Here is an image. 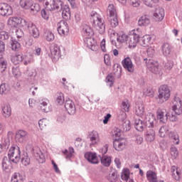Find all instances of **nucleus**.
Returning a JSON list of instances; mask_svg holds the SVG:
<instances>
[{"label":"nucleus","mask_w":182,"mask_h":182,"mask_svg":"<svg viewBox=\"0 0 182 182\" xmlns=\"http://www.w3.org/2000/svg\"><path fill=\"white\" fill-rule=\"evenodd\" d=\"M91 21H92V25L98 31L100 35H103L106 32V24H105V20L102 18V16L99 15L97 12H91Z\"/></svg>","instance_id":"obj_1"},{"label":"nucleus","mask_w":182,"mask_h":182,"mask_svg":"<svg viewBox=\"0 0 182 182\" xmlns=\"http://www.w3.org/2000/svg\"><path fill=\"white\" fill-rule=\"evenodd\" d=\"M158 99H159V103L161 105L170 99L171 92L168 85H161L158 90Z\"/></svg>","instance_id":"obj_2"},{"label":"nucleus","mask_w":182,"mask_h":182,"mask_svg":"<svg viewBox=\"0 0 182 182\" xmlns=\"http://www.w3.org/2000/svg\"><path fill=\"white\" fill-rule=\"evenodd\" d=\"M139 39L140 34H139V31H137V30H132L129 31L127 41L129 48L134 49V48L137 46Z\"/></svg>","instance_id":"obj_3"},{"label":"nucleus","mask_w":182,"mask_h":182,"mask_svg":"<svg viewBox=\"0 0 182 182\" xmlns=\"http://www.w3.org/2000/svg\"><path fill=\"white\" fill-rule=\"evenodd\" d=\"M156 114L158 120H159L160 123H162V124L167 123L168 118L170 122H177V120H178L176 115L173 114H170V113H166L165 114L164 112L161 109H158Z\"/></svg>","instance_id":"obj_4"},{"label":"nucleus","mask_w":182,"mask_h":182,"mask_svg":"<svg viewBox=\"0 0 182 182\" xmlns=\"http://www.w3.org/2000/svg\"><path fill=\"white\" fill-rule=\"evenodd\" d=\"M9 160L12 163H18L21 160V149L18 146H12L9 151Z\"/></svg>","instance_id":"obj_5"},{"label":"nucleus","mask_w":182,"mask_h":182,"mask_svg":"<svg viewBox=\"0 0 182 182\" xmlns=\"http://www.w3.org/2000/svg\"><path fill=\"white\" fill-rule=\"evenodd\" d=\"M47 11H62L63 9V1L61 0H49L46 2Z\"/></svg>","instance_id":"obj_6"},{"label":"nucleus","mask_w":182,"mask_h":182,"mask_svg":"<svg viewBox=\"0 0 182 182\" xmlns=\"http://www.w3.org/2000/svg\"><path fill=\"white\" fill-rule=\"evenodd\" d=\"M8 25L11 26H21L22 28H26L28 26V22L21 17H10L8 20Z\"/></svg>","instance_id":"obj_7"},{"label":"nucleus","mask_w":182,"mask_h":182,"mask_svg":"<svg viewBox=\"0 0 182 182\" xmlns=\"http://www.w3.org/2000/svg\"><path fill=\"white\" fill-rule=\"evenodd\" d=\"M172 110L174 112L175 114L180 116L182 113V101L178 97H174L173 101Z\"/></svg>","instance_id":"obj_8"},{"label":"nucleus","mask_w":182,"mask_h":182,"mask_svg":"<svg viewBox=\"0 0 182 182\" xmlns=\"http://www.w3.org/2000/svg\"><path fill=\"white\" fill-rule=\"evenodd\" d=\"M13 14L12 6L6 3L0 4V15L1 16H11Z\"/></svg>","instance_id":"obj_9"},{"label":"nucleus","mask_w":182,"mask_h":182,"mask_svg":"<svg viewBox=\"0 0 182 182\" xmlns=\"http://www.w3.org/2000/svg\"><path fill=\"white\" fill-rule=\"evenodd\" d=\"M57 26V31L59 35L65 36L69 33V24H68V22L65 21L64 20H62L58 23Z\"/></svg>","instance_id":"obj_10"},{"label":"nucleus","mask_w":182,"mask_h":182,"mask_svg":"<svg viewBox=\"0 0 182 182\" xmlns=\"http://www.w3.org/2000/svg\"><path fill=\"white\" fill-rule=\"evenodd\" d=\"M65 109L70 116H73V114L76 113V106L75 105V102L69 98L66 100L65 102Z\"/></svg>","instance_id":"obj_11"},{"label":"nucleus","mask_w":182,"mask_h":182,"mask_svg":"<svg viewBox=\"0 0 182 182\" xmlns=\"http://www.w3.org/2000/svg\"><path fill=\"white\" fill-rule=\"evenodd\" d=\"M26 28L28 29L29 33L31 36H33L36 39L39 38V29L35 24H33V23H27V26H26L24 28L26 29Z\"/></svg>","instance_id":"obj_12"},{"label":"nucleus","mask_w":182,"mask_h":182,"mask_svg":"<svg viewBox=\"0 0 182 182\" xmlns=\"http://www.w3.org/2000/svg\"><path fill=\"white\" fill-rule=\"evenodd\" d=\"M122 63L125 70H127L129 73H133L134 72V65H133V62L129 57L124 58Z\"/></svg>","instance_id":"obj_13"},{"label":"nucleus","mask_w":182,"mask_h":182,"mask_svg":"<svg viewBox=\"0 0 182 182\" xmlns=\"http://www.w3.org/2000/svg\"><path fill=\"white\" fill-rule=\"evenodd\" d=\"M50 53H51V58L54 62L59 60L61 54H60V48L58 47V45L54 44L50 48Z\"/></svg>","instance_id":"obj_14"},{"label":"nucleus","mask_w":182,"mask_h":182,"mask_svg":"<svg viewBox=\"0 0 182 182\" xmlns=\"http://www.w3.org/2000/svg\"><path fill=\"white\" fill-rule=\"evenodd\" d=\"M40 109L43 113H49L52 112V105L49 104L48 99H43L40 101L39 104Z\"/></svg>","instance_id":"obj_15"},{"label":"nucleus","mask_w":182,"mask_h":182,"mask_svg":"<svg viewBox=\"0 0 182 182\" xmlns=\"http://www.w3.org/2000/svg\"><path fill=\"white\" fill-rule=\"evenodd\" d=\"M113 146L117 151H122L126 147V140L123 138L115 139L113 141Z\"/></svg>","instance_id":"obj_16"},{"label":"nucleus","mask_w":182,"mask_h":182,"mask_svg":"<svg viewBox=\"0 0 182 182\" xmlns=\"http://www.w3.org/2000/svg\"><path fill=\"white\" fill-rule=\"evenodd\" d=\"M85 157L89 163H91L92 164H99V159H97V155H96L95 153L93 152H87L85 154Z\"/></svg>","instance_id":"obj_17"},{"label":"nucleus","mask_w":182,"mask_h":182,"mask_svg":"<svg viewBox=\"0 0 182 182\" xmlns=\"http://www.w3.org/2000/svg\"><path fill=\"white\" fill-rule=\"evenodd\" d=\"M156 124V118L153 114L147 115L144 121V127H148L149 129L154 127Z\"/></svg>","instance_id":"obj_18"},{"label":"nucleus","mask_w":182,"mask_h":182,"mask_svg":"<svg viewBox=\"0 0 182 182\" xmlns=\"http://www.w3.org/2000/svg\"><path fill=\"white\" fill-rule=\"evenodd\" d=\"M84 42L88 49H91V50H96L97 43L95 38L92 37L84 38Z\"/></svg>","instance_id":"obj_19"},{"label":"nucleus","mask_w":182,"mask_h":182,"mask_svg":"<svg viewBox=\"0 0 182 182\" xmlns=\"http://www.w3.org/2000/svg\"><path fill=\"white\" fill-rule=\"evenodd\" d=\"M164 9L163 8H156L154 13V18L156 21L159 22L163 21L164 19Z\"/></svg>","instance_id":"obj_20"},{"label":"nucleus","mask_w":182,"mask_h":182,"mask_svg":"<svg viewBox=\"0 0 182 182\" xmlns=\"http://www.w3.org/2000/svg\"><path fill=\"white\" fill-rule=\"evenodd\" d=\"M82 35L84 38H90L93 35V30L87 24L82 25Z\"/></svg>","instance_id":"obj_21"},{"label":"nucleus","mask_w":182,"mask_h":182,"mask_svg":"<svg viewBox=\"0 0 182 182\" xmlns=\"http://www.w3.org/2000/svg\"><path fill=\"white\" fill-rule=\"evenodd\" d=\"M34 156L38 160V163H45V156L42 153V151H41V149L36 148L33 149Z\"/></svg>","instance_id":"obj_22"},{"label":"nucleus","mask_w":182,"mask_h":182,"mask_svg":"<svg viewBox=\"0 0 182 182\" xmlns=\"http://www.w3.org/2000/svg\"><path fill=\"white\" fill-rule=\"evenodd\" d=\"M147 68L150 69V70L152 72V73H158L159 72V65L157 63H154L153 60H149L147 63Z\"/></svg>","instance_id":"obj_23"},{"label":"nucleus","mask_w":182,"mask_h":182,"mask_svg":"<svg viewBox=\"0 0 182 182\" xmlns=\"http://www.w3.org/2000/svg\"><path fill=\"white\" fill-rule=\"evenodd\" d=\"M139 26H148L150 25V17L149 16H143L138 21Z\"/></svg>","instance_id":"obj_24"},{"label":"nucleus","mask_w":182,"mask_h":182,"mask_svg":"<svg viewBox=\"0 0 182 182\" xmlns=\"http://www.w3.org/2000/svg\"><path fill=\"white\" fill-rule=\"evenodd\" d=\"M146 178L149 182H157V173L151 170H149L146 172Z\"/></svg>","instance_id":"obj_25"},{"label":"nucleus","mask_w":182,"mask_h":182,"mask_svg":"<svg viewBox=\"0 0 182 182\" xmlns=\"http://www.w3.org/2000/svg\"><path fill=\"white\" fill-rule=\"evenodd\" d=\"M135 114L141 117L144 114V105L142 102L138 103L135 107Z\"/></svg>","instance_id":"obj_26"},{"label":"nucleus","mask_w":182,"mask_h":182,"mask_svg":"<svg viewBox=\"0 0 182 182\" xmlns=\"http://www.w3.org/2000/svg\"><path fill=\"white\" fill-rule=\"evenodd\" d=\"M11 60L14 65H19L23 60V55L22 54L11 55Z\"/></svg>","instance_id":"obj_27"},{"label":"nucleus","mask_w":182,"mask_h":182,"mask_svg":"<svg viewBox=\"0 0 182 182\" xmlns=\"http://www.w3.org/2000/svg\"><path fill=\"white\" fill-rule=\"evenodd\" d=\"M33 1V0H20V6L23 8V9H31Z\"/></svg>","instance_id":"obj_28"},{"label":"nucleus","mask_w":182,"mask_h":182,"mask_svg":"<svg viewBox=\"0 0 182 182\" xmlns=\"http://www.w3.org/2000/svg\"><path fill=\"white\" fill-rule=\"evenodd\" d=\"M151 42V37L149 35H145L142 37L141 41V46H143L144 48H147L149 45H150Z\"/></svg>","instance_id":"obj_29"},{"label":"nucleus","mask_w":182,"mask_h":182,"mask_svg":"<svg viewBox=\"0 0 182 182\" xmlns=\"http://www.w3.org/2000/svg\"><path fill=\"white\" fill-rule=\"evenodd\" d=\"M2 115L4 117H10L12 113V110L11 109V105H5L2 107Z\"/></svg>","instance_id":"obj_30"},{"label":"nucleus","mask_w":182,"mask_h":182,"mask_svg":"<svg viewBox=\"0 0 182 182\" xmlns=\"http://www.w3.org/2000/svg\"><path fill=\"white\" fill-rule=\"evenodd\" d=\"M162 53L164 56H168L171 53V46L168 43H165L162 45Z\"/></svg>","instance_id":"obj_31"},{"label":"nucleus","mask_w":182,"mask_h":182,"mask_svg":"<svg viewBox=\"0 0 182 182\" xmlns=\"http://www.w3.org/2000/svg\"><path fill=\"white\" fill-rule=\"evenodd\" d=\"M62 11V16L64 19H69L70 18V8L68 6H63Z\"/></svg>","instance_id":"obj_32"},{"label":"nucleus","mask_w":182,"mask_h":182,"mask_svg":"<svg viewBox=\"0 0 182 182\" xmlns=\"http://www.w3.org/2000/svg\"><path fill=\"white\" fill-rule=\"evenodd\" d=\"M101 164L102 166H105V167L110 166V164H112V158L107 156H102L101 157Z\"/></svg>","instance_id":"obj_33"},{"label":"nucleus","mask_w":182,"mask_h":182,"mask_svg":"<svg viewBox=\"0 0 182 182\" xmlns=\"http://www.w3.org/2000/svg\"><path fill=\"white\" fill-rule=\"evenodd\" d=\"M134 126L138 132H143V129H144V122L143 123V121L140 119H135Z\"/></svg>","instance_id":"obj_34"},{"label":"nucleus","mask_w":182,"mask_h":182,"mask_svg":"<svg viewBox=\"0 0 182 182\" xmlns=\"http://www.w3.org/2000/svg\"><path fill=\"white\" fill-rule=\"evenodd\" d=\"M107 14L109 17L117 16V11L113 4H109L107 8Z\"/></svg>","instance_id":"obj_35"},{"label":"nucleus","mask_w":182,"mask_h":182,"mask_svg":"<svg viewBox=\"0 0 182 182\" xmlns=\"http://www.w3.org/2000/svg\"><path fill=\"white\" fill-rule=\"evenodd\" d=\"M171 171L173 178L178 181V180H180V177H181V172H180V169L176 168V166H172Z\"/></svg>","instance_id":"obj_36"},{"label":"nucleus","mask_w":182,"mask_h":182,"mask_svg":"<svg viewBox=\"0 0 182 182\" xmlns=\"http://www.w3.org/2000/svg\"><path fill=\"white\" fill-rule=\"evenodd\" d=\"M118 2L121 4H126V2H129V4L134 6V8H137L140 6V0H117Z\"/></svg>","instance_id":"obj_37"},{"label":"nucleus","mask_w":182,"mask_h":182,"mask_svg":"<svg viewBox=\"0 0 182 182\" xmlns=\"http://www.w3.org/2000/svg\"><path fill=\"white\" fill-rule=\"evenodd\" d=\"M171 159L176 160L178 157V149L174 146H171L170 148Z\"/></svg>","instance_id":"obj_38"},{"label":"nucleus","mask_w":182,"mask_h":182,"mask_svg":"<svg viewBox=\"0 0 182 182\" xmlns=\"http://www.w3.org/2000/svg\"><path fill=\"white\" fill-rule=\"evenodd\" d=\"M2 167L4 171H8L7 170L11 167V160H9L6 156H4L2 159Z\"/></svg>","instance_id":"obj_39"},{"label":"nucleus","mask_w":182,"mask_h":182,"mask_svg":"<svg viewBox=\"0 0 182 182\" xmlns=\"http://www.w3.org/2000/svg\"><path fill=\"white\" fill-rule=\"evenodd\" d=\"M11 49L12 50H15L16 52H18L19 49H21V43L16 39H14V38H11Z\"/></svg>","instance_id":"obj_40"},{"label":"nucleus","mask_w":182,"mask_h":182,"mask_svg":"<svg viewBox=\"0 0 182 182\" xmlns=\"http://www.w3.org/2000/svg\"><path fill=\"white\" fill-rule=\"evenodd\" d=\"M62 153L65 154V159H72V156H73V153H75V149L72 147H70L68 150L65 149L62 151Z\"/></svg>","instance_id":"obj_41"},{"label":"nucleus","mask_w":182,"mask_h":182,"mask_svg":"<svg viewBox=\"0 0 182 182\" xmlns=\"http://www.w3.org/2000/svg\"><path fill=\"white\" fill-rule=\"evenodd\" d=\"M112 137H122L123 136V132L119 128H114L111 132Z\"/></svg>","instance_id":"obj_42"},{"label":"nucleus","mask_w":182,"mask_h":182,"mask_svg":"<svg viewBox=\"0 0 182 182\" xmlns=\"http://www.w3.org/2000/svg\"><path fill=\"white\" fill-rule=\"evenodd\" d=\"M30 9L31 12H33V14H38V12L41 11V6L39 5V4L33 3V1H32V4L30 6Z\"/></svg>","instance_id":"obj_43"},{"label":"nucleus","mask_w":182,"mask_h":182,"mask_svg":"<svg viewBox=\"0 0 182 182\" xmlns=\"http://www.w3.org/2000/svg\"><path fill=\"white\" fill-rule=\"evenodd\" d=\"M142 2L146 6H149L150 8H153V6H156V4H159V0H142Z\"/></svg>","instance_id":"obj_44"},{"label":"nucleus","mask_w":182,"mask_h":182,"mask_svg":"<svg viewBox=\"0 0 182 182\" xmlns=\"http://www.w3.org/2000/svg\"><path fill=\"white\" fill-rule=\"evenodd\" d=\"M121 177L122 180L127 181L130 177V170H129V168H124L122 173Z\"/></svg>","instance_id":"obj_45"},{"label":"nucleus","mask_w":182,"mask_h":182,"mask_svg":"<svg viewBox=\"0 0 182 182\" xmlns=\"http://www.w3.org/2000/svg\"><path fill=\"white\" fill-rule=\"evenodd\" d=\"M23 178L19 173H15L11 177V182H22Z\"/></svg>","instance_id":"obj_46"},{"label":"nucleus","mask_w":182,"mask_h":182,"mask_svg":"<svg viewBox=\"0 0 182 182\" xmlns=\"http://www.w3.org/2000/svg\"><path fill=\"white\" fill-rule=\"evenodd\" d=\"M44 36L48 42H52V41H55V35H53L51 31H46Z\"/></svg>","instance_id":"obj_47"},{"label":"nucleus","mask_w":182,"mask_h":182,"mask_svg":"<svg viewBox=\"0 0 182 182\" xmlns=\"http://www.w3.org/2000/svg\"><path fill=\"white\" fill-rule=\"evenodd\" d=\"M110 25L112 28H116L119 25V20L117 16L109 17Z\"/></svg>","instance_id":"obj_48"},{"label":"nucleus","mask_w":182,"mask_h":182,"mask_svg":"<svg viewBox=\"0 0 182 182\" xmlns=\"http://www.w3.org/2000/svg\"><path fill=\"white\" fill-rule=\"evenodd\" d=\"M29 136V134L28 132L23 130V129H19L16 132L15 136L16 137H26Z\"/></svg>","instance_id":"obj_49"},{"label":"nucleus","mask_w":182,"mask_h":182,"mask_svg":"<svg viewBox=\"0 0 182 182\" xmlns=\"http://www.w3.org/2000/svg\"><path fill=\"white\" fill-rule=\"evenodd\" d=\"M129 39V36L126 34H122L118 36L117 41V42H119V43H124V42H127Z\"/></svg>","instance_id":"obj_50"},{"label":"nucleus","mask_w":182,"mask_h":182,"mask_svg":"<svg viewBox=\"0 0 182 182\" xmlns=\"http://www.w3.org/2000/svg\"><path fill=\"white\" fill-rule=\"evenodd\" d=\"M107 180L110 182L117 181V173L115 171L111 172L107 176Z\"/></svg>","instance_id":"obj_51"},{"label":"nucleus","mask_w":182,"mask_h":182,"mask_svg":"<svg viewBox=\"0 0 182 182\" xmlns=\"http://www.w3.org/2000/svg\"><path fill=\"white\" fill-rule=\"evenodd\" d=\"M125 112L126 111H123L122 109L119 110V112H118L119 120H121L122 122H124V120H126L127 114Z\"/></svg>","instance_id":"obj_52"},{"label":"nucleus","mask_w":182,"mask_h":182,"mask_svg":"<svg viewBox=\"0 0 182 182\" xmlns=\"http://www.w3.org/2000/svg\"><path fill=\"white\" fill-rule=\"evenodd\" d=\"M124 122L122 123V128L124 130V132H129L130 130V121L125 119L123 121Z\"/></svg>","instance_id":"obj_53"},{"label":"nucleus","mask_w":182,"mask_h":182,"mask_svg":"<svg viewBox=\"0 0 182 182\" xmlns=\"http://www.w3.org/2000/svg\"><path fill=\"white\" fill-rule=\"evenodd\" d=\"M8 92V85L6 84H1L0 85V95H6Z\"/></svg>","instance_id":"obj_54"},{"label":"nucleus","mask_w":182,"mask_h":182,"mask_svg":"<svg viewBox=\"0 0 182 182\" xmlns=\"http://www.w3.org/2000/svg\"><path fill=\"white\" fill-rule=\"evenodd\" d=\"M6 61L0 59V73H4L6 70Z\"/></svg>","instance_id":"obj_55"},{"label":"nucleus","mask_w":182,"mask_h":182,"mask_svg":"<svg viewBox=\"0 0 182 182\" xmlns=\"http://www.w3.org/2000/svg\"><path fill=\"white\" fill-rule=\"evenodd\" d=\"M107 83H109V87L113 86V83H114V78L113 77V75L109 74L106 77Z\"/></svg>","instance_id":"obj_56"},{"label":"nucleus","mask_w":182,"mask_h":182,"mask_svg":"<svg viewBox=\"0 0 182 182\" xmlns=\"http://www.w3.org/2000/svg\"><path fill=\"white\" fill-rule=\"evenodd\" d=\"M9 33L6 31H1L0 33V39L1 41H7V39H9Z\"/></svg>","instance_id":"obj_57"},{"label":"nucleus","mask_w":182,"mask_h":182,"mask_svg":"<svg viewBox=\"0 0 182 182\" xmlns=\"http://www.w3.org/2000/svg\"><path fill=\"white\" fill-rule=\"evenodd\" d=\"M21 163L23 166H29L31 163V159L27 155H24L21 159Z\"/></svg>","instance_id":"obj_58"},{"label":"nucleus","mask_w":182,"mask_h":182,"mask_svg":"<svg viewBox=\"0 0 182 182\" xmlns=\"http://www.w3.org/2000/svg\"><path fill=\"white\" fill-rule=\"evenodd\" d=\"M2 145L5 147H9V144H11V141H9V137H3L1 138Z\"/></svg>","instance_id":"obj_59"},{"label":"nucleus","mask_w":182,"mask_h":182,"mask_svg":"<svg viewBox=\"0 0 182 182\" xmlns=\"http://www.w3.org/2000/svg\"><path fill=\"white\" fill-rule=\"evenodd\" d=\"M130 107V105L127 101H123L122 103V109L124 110V112H129V109Z\"/></svg>","instance_id":"obj_60"},{"label":"nucleus","mask_w":182,"mask_h":182,"mask_svg":"<svg viewBox=\"0 0 182 182\" xmlns=\"http://www.w3.org/2000/svg\"><path fill=\"white\" fill-rule=\"evenodd\" d=\"M56 102L58 103V105H63V102H65V97H63V94H60L57 99H56Z\"/></svg>","instance_id":"obj_61"},{"label":"nucleus","mask_w":182,"mask_h":182,"mask_svg":"<svg viewBox=\"0 0 182 182\" xmlns=\"http://www.w3.org/2000/svg\"><path fill=\"white\" fill-rule=\"evenodd\" d=\"M41 16L43 18V19H46L48 21L49 19V13L46 11V9H42L41 10Z\"/></svg>","instance_id":"obj_62"},{"label":"nucleus","mask_w":182,"mask_h":182,"mask_svg":"<svg viewBox=\"0 0 182 182\" xmlns=\"http://www.w3.org/2000/svg\"><path fill=\"white\" fill-rule=\"evenodd\" d=\"M23 31L21 30V29H17L16 31V36L17 38V39H21L22 38H23Z\"/></svg>","instance_id":"obj_63"},{"label":"nucleus","mask_w":182,"mask_h":182,"mask_svg":"<svg viewBox=\"0 0 182 182\" xmlns=\"http://www.w3.org/2000/svg\"><path fill=\"white\" fill-rule=\"evenodd\" d=\"M104 62L107 66H110L112 65V63L110 61V56L109 55L106 54L104 56Z\"/></svg>","instance_id":"obj_64"}]
</instances>
